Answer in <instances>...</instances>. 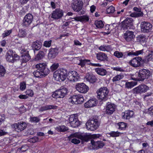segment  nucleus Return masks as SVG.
<instances>
[{"label": "nucleus", "mask_w": 153, "mask_h": 153, "mask_svg": "<svg viewBox=\"0 0 153 153\" xmlns=\"http://www.w3.org/2000/svg\"><path fill=\"white\" fill-rule=\"evenodd\" d=\"M134 113L132 111H126L122 114V116L123 119H129L132 117Z\"/></svg>", "instance_id": "b1692460"}, {"label": "nucleus", "mask_w": 153, "mask_h": 153, "mask_svg": "<svg viewBox=\"0 0 153 153\" xmlns=\"http://www.w3.org/2000/svg\"><path fill=\"white\" fill-rule=\"evenodd\" d=\"M51 41H45L43 45L46 47H49L51 45Z\"/></svg>", "instance_id": "13d9d810"}, {"label": "nucleus", "mask_w": 153, "mask_h": 153, "mask_svg": "<svg viewBox=\"0 0 153 153\" xmlns=\"http://www.w3.org/2000/svg\"><path fill=\"white\" fill-rule=\"evenodd\" d=\"M134 37V32L132 31L127 30L124 33V38L127 42L132 41Z\"/></svg>", "instance_id": "412c9836"}, {"label": "nucleus", "mask_w": 153, "mask_h": 153, "mask_svg": "<svg viewBox=\"0 0 153 153\" xmlns=\"http://www.w3.org/2000/svg\"><path fill=\"white\" fill-rule=\"evenodd\" d=\"M69 120L70 125L73 127H76L80 125L79 122L78 120L77 117L74 114L71 115Z\"/></svg>", "instance_id": "4468645a"}, {"label": "nucleus", "mask_w": 153, "mask_h": 153, "mask_svg": "<svg viewBox=\"0 0 153 153\" xmlns=\"http://www.w3.org/2000/svg\"><path fill=\"white\" fill-rule=\"evenodd\" d=\"M26 94L29 96L32 97L33 95V91L30 89H28L26 90L25 92Z\"/></svg>", "instance_id": "5fc2aeb1"}, {"label": "nucleus", "mask_w": 153, "mask_h": 153, "mask_svg": "<svg viewBox=\"0 0 153 153\" xmlns=\"http://www.w3.org/2000/svg\"><path fill=\"white\" fill-rule=\"evenodd\" d=\"M6 73V70L2 65H0V77L3 76Z\"/></svg>", "instance_id": "a18cd8bd"}, {"label": "nucleus", "mask_w": 153, "mask_h": 153, "mask_svg": "<svg viewBox=\"0 0 153 153\" xmlns=\"http://www.w3.org/2000/svg\"><path fill=\"white\" fill-rule=\"evenodd\" d=\"M143 52V49L140 50L136 51L134 52H130L128 54V55H133L138 56L142 54Z\"/></svg>", "instance_id": "a19ab883"}, {"label": "nucleus", "mask_w": 153, "mask_h": 153, "mask_svg": "<svg viewBox=\"0 0 153 153\" xmlns=\"http://www.w3.org/2000/svg\"><path fill=\"white\" fill-rule=\"evenodd\" d=\"M148 61L153 62V51H151V53L149 54L146 57Z\"/></svg>", "instance_id": "09e8293b"}, {"label": "nucleus", "mask_w": 153, "mask_h": 153, "mask_svg": "<svg viewBox=\"0 0 153 153\" xmlns=\"http://www.w3.org/2000/svg\"><path fill=\"white\" fill-rule=\"evenodd\" d=\"M100 125V122L96 118L90 119L86 123V127L88 130L94 131L97 129Z\"/></svg>", "instance_id": "20e7f679"}, {"label": "nucleus", "mask_w": 153, "mask_h": 153, "mask_svg": "<svg viewBox=\"0 0 153 153\" xmlns=\"http://www.w3.org/2000/svg\"><path fill=\"white\" fill-rule=\"evenodd\" d=\"M42 46V43L39 41H36L33 42L32 47L34 51H38L40 49Z\"/></svg>", "instance_id": "cd10ccee"}, {"label": "nucleus", "mask_w": 153, "mask_h": 153, "mask_svg": "<svg viewBox=\"0 0 153 153\" xmlns=\"http://www.w3.org/2000/svg\"><path fill=\"white\" fill-rule=\"evenodd\" d=\"M35 67L37 70L33 72V74L36 77L42 78L49 73L50 71L47 68L46 62L38 64L36 65Z\"/></svg>", "instance_id": "f257e3e1"}, {"label": "nucleus", "mask_w": 153, "mask_h": 153, "mask_svg": "<svg viewBox=\"0 0 153 153\" xmlns=\"http://www.w3.org/2000/svg\"><path fill=\"white\" fill-rule=\"evenodd\" d=\"M146 39L144 37H143L140 38V41L142 45H143L144 42H145L146 41Z\"/></svg>", "instance_id": "774afa93"}, {"label": "nucleus", "mask_w": 153, "mask_h": 153, "mask_svg": "<svg viewBox=\"0 0 153 153\" xmlns=\"http://www.w3.org/2000/svg\"><path fill=\"white\" fill-rule=\"evenodd\" d=\"M57 106L53 105H47L41 107L39 109V111H45L51 109H55L56 108Z\"/></svg>", "instance_id": "c85d7f7f"}, {"label": "nucleus", "mask_w": 153, "mask_h": 153, "mask_svg": "<svg viewBox=\"0 0 153 153\" xmlns=\"http://www.w3.org/2000/svg\"><path fill=\"white\" fill-rule=\"evenodd\" d=\"M97 104L96 100L93 98L89 100L85 104L84 106L86 108L91 107L95 106Z\"/></svg>", "instance_id": "a878e982"}, {"label": "nucleus", "mask_w": 153, "mask_h": 153, "mask_svg": "<svg viewBox=\"0 0 153 153\" xmlns=\"http://www.w3.org/2000/svg\"><path fill=\"white\" fill-rule=\"evenodd\" d=\"M6 59L7 61L12 63L19 59V57L16 54L14 53L11 50H9L6 55Z\"/></svg>", "instance_id": "0eeeda50"}, {"label": "nucleus", "mask_w": 153, "mask_h": 153, "mask_svg": "<svg viewBox=\"0 0 153 153\" xmlns=\"http://www.w3.org/2000/svg\"><path fill=\"white\" fill-rule=\"evenodd\" d=\"M12 127L15 129L18 132H20L24 130L27 127V124L24 122H20L13 124Z\"/></svg>", "instance_id": "f8f14e48"}, {"label": "nucleus", "mask_w": 153, "mask_h": 153, "mask_svg": "<svg viewBox=\"0 0 153 153\" xmlns=\"http://www.w3.org/2000/svg\"><path fill=\"white\" fill-rule=\"evenodd\" d=\"M142 61V59L140 57H135L129 62V63L131 66L133 67H139L141 66L142 65L141 62Z\"/></svg>", "instance_id": "dca6fc26"}, {"label": "nucleus", "mask_w": 153, "mask_h": 153, "mask_svg": "<svg viewBox=\"0 0 153 153\" xmlns=\"http://www.w3.org/2000/svg\"><path fill=\"white\" fill-rule=\"evenodd\" d=\"M53 76L54 78L57 81H64L67 77V70L62 68L58 69L54 72Z\"/></svg>", "instance_id": "7ed1b4c3"}, {"label": "nucleus", "mask_w": 153, "mask_h": 153, "mask_svg": "<svg viewBox=\"0 0 153 153\" xmlns=\"http://www.w3.org/2000/svg\"><path fill=\"white\" fill-rule=\"evenodd\" d=\"M141 30L144 33H148L152 30V25L149 22H142L140 25Z\"/></svg>", "instance_id": "1a4fd4ad"}, {"label": "nucleus", "mask_w": 153, "mask_h": 153, "mask_svg": "<svg viewBox=\"0 0 153 153\" xmlns=\"http://www.w3.org/2000/svg\"><path fill=\"white\" fill-rule=\"evenodd\" d=\"M11 30H7L4 31V33L2 34V36L3 38H4L7 36H9L11 33Z\"/></svg>", "instance_id": "bf43d9fd"}, {"label": "nucleus", "mask_w": 153, "mask_h": 153, "mask_svg": "<svg viewBox=\"0 0 153 153\" xmlns=\"http://www.w3.org/2000/svg\"><path fill=\"white\" fill-rule=\"evenodd\" d=\"M137 84L136 82L131 81L127 82L125 83V87L128 89H131Z\"/></svg>", "instance_id": "473e14b6"}, {"label": "nucleus", "mask_w": 153, "mask_h": 153, "mask_svg": "<svg viewBox=\"0 0 153 153\" xmlns=\"http://www.w3.org/2000/svg\"><path fill=\"white\" fill-rule=\"evenodd\" d=\"M21 52L22 53V59L23 62H26L30 59V56L27 53V51L26 49L22 48Z\"/></svg>", "instance_id": "4be33fe9"}, {"label": "nucleus", "mask_w": 153, "mask_h": 153, "mask_svg": "<svg viewBox=\"0 0 153 153\" xmlns=\"http://www.w3.org/2000/svg\"><path fill=\"white\" fill-rule=\"evenodd\" d=\"M147 112L150 115H153V106L148 109Z\"/></svg>", "instance_id": "0e129e2a"}, {"label": "nucleus", "mask_w": 153, "mask_h": 153, "mask_svg": "<svg viewBox=\"0 0 153 153\" xmlns=\"http://www.w3.org/2000/svg\"><path fill=\"white\" fill-rule=\"evenodd\" d=\"M112 69L113 70L117 71H119L120 72H123L124 71V70L122 68L118 66L113 67L112 68Z\"/></svg>", "instance_id": "6e6d98bb"}, {"label": "nucleus", "mask_w": 153, "mask_h": 153, "mask_svg": "<svg viewBox=\"0 0 153 153\" xmlns=\"http://www.w3.org/2000/svg\"><path fill=\"white\" fill-rule=\"evenodd\" d=\"M76 88L79 92L83 94L86 93L89 89L88 87L83 83H77L76 85Z\"/></svg>", "instance_id": "9b49d317"}, {"label": "nucleus", "mask_w": 153, "mask_h": 153, "mask_svg": "<svg viewBox=\"0 0 153 153\" xmlns=\"http://www.w3.org/2000/svg\"><path fill=\"white\" fill-rule=\"evenodd\" d=\"M95 24L98 28H101L103 27L104 24L101 21H97L95 22Z\"/></svg>", "instance_id": "37998d69"}, {"label": "nucleus", "mask_w": 153, "mask_h": 153, "mask_svg": "<svg viewBox=\"0 0 153 153\" xmlns=\"http://www.w3.org/2000/svg\"><path fill=\"white\" fill-rule=\"evenodd\" d=\"M63 14V12L62 10L56 9L53 12L51 17L54 19H58L62 17Z\"/></svg>", "instance_id": "6ab92c4d"}, {"label": "nucleus", "mask_w": 153, "mask_h": 153, "mask_svg": "<svg viewBox=\"0 0 153 153\" xmlns=\"http://www.w3.org/2000/svg\"><path fill=\"white\" fill-rule=\"evenodd\" d=\"M121 133L118 131H112L110 133V135L112 137H118Z\"/></svg>", "instance_id": "603ef678"}, {"label": "nucleus", "mask_w": 153, "mask_h": 153, "mask_svg": "<svg viewBox=\"0 0 153 153\" xmlns=\"http://www.w3.org/2000/svg\"><path fill=\"white\" fill-rule=\"evenodd\" d=\"M26 35V32L25 31L22 30H20L18 33V35L19 37H23Z\"/></svg>", "instance_id": "864d4df0"}, {"label": "nucleus", "mask_w": 153, "mask_h": 153, "mask_svg": "<svg viewBox=\"0 0 153 153\" xmlns=\"http://www.w3.org/2000/svg\"><path fill=\"white\" fill-rule=\"evenodd\" d=\"M114 7L112 6H111L106 10V12L108 13H113L115 11Z\"/></svg>", "instance_id": "8fccbe9b"}, {"label": "nucleus", "mask_w": 153, "mask_h": 153, "mask_svg": "<svg viewBox=\"0 0 153 153\" xmlns=\"http://www.w3.org/2000/svg\"><path fill=\"white\" fill-rule=\"evenodd\" d=\"M58 50L56 48H51L48 53V58L49 59L54 58L58 54Z\"/></svg>", "instance_id": "393cba45"}, {"label": "nucleus", "mask_w": 153, "mask_h": 153, "mask_svg": "<svg viewBox=\"0 0 153 153\" xmlns=\"http://www.w3.org/2000/svg\"><path fill=\"white\" fill-rule=\"evenodd\" d=\"M79 60V62L78 63L79 65H80L82 67L84 66L86 64H90L91 65L95 66H100L101 65L99 64L92 63L90 62V60L88 59H82L80 57L77 58Z\"/></svg>", "instance_id": "a211bd4d"}, {"label": "nucleus", "mask_w": 153, "mask_h": 153, "mask_svg": "<svg viewBox=\"0 0 153 153\" xmlns=\"http://www.w3.org/2000/svg\"><path fill=\"white\" fill-rule=\"evenodd\" d=\"M76 104H80L83 102L84 99L83 96L82 95H76Z\"/></svg>", "instance_id": "4c0bfd02"}, {"label": "nucleus", "mask_w": 153, "mask_h": 153, "mask_svg": "<svg viewBox=\"0 0 153 153\" xmlns=\"http://www.w3.org/2000/svg\"><path fill=\"white\" fill-rule=\"evenodd\" d=\"M119 128L121 130H125L127 126V124L123 122H119L117 124Z\"/></svg>", "instance_id": "ea45409f"}, {"label": "nucleus", "mask_w": 153, "mask_h": 153, "mask_svg": "<svg viewBox=\"0 0 153 153\" xmlns=\"http://www.w3.org/2000/svg\"><path fill=\"white\" fill-rule=\"evenodd\" d=\"M86 134L88 137V138L87 140L88 141L89 140L91 139H96L97 138H99L101 136L100 134H94L92 135H90L87 134Z\"/></svg>", "instance_id": "58836bf2"}, {"label": "nucleus", "mask_w": 153, "mask_h": 153, "mask_svg": "<svg viewBox=\"0 0 153 153\" xmlns=\"http://www.w3.org/2000/svg\"><path fill=\"white\" fill-rule=\"evenodd\" d=\"M45 56L44 52L42 51H39L36 56L35 59L36 61L42 59Z\"/></svg>", "instance_id": "e433bc0d"}, {"label": "nucleus", "mask_w": 153, "mask_h": 153, "mask_svg": "<svg viewBox=\"0 0 153 153\" xmlns=\"http://www.w3.org/2000/svg\"><path fill=\"white\" fill-rule=\"evenodd\" d=\"M76 21H80L81 22H87L89 20V18L88 16H83L79 17H76L74 18Z\"/></svg>", "instance_id": "72a5a7b5"}, {"label": "nucleus", "mask_w": 153, "mask_h": 153, "mask_svg": "<svg viewBox=\"0 0 153 153\" xmlns=\"http://www.w3.org/2000/svg\"><path fill=\"white\" fill-rule=\"evenodd\" d=\"M122 27L124 29H128L133 25V19L131 18H126L122 22Z\"/></svg>", "instance_id": "f3484780"}, {"label": "nucleus", "mask_w": 153, "mask_h": 153, "mask_svg": "<svg viewBox=\"0 0 153 153\" xmlns=\"http://www.w3.org/2000/svg\"><path fill=\"white\" fill-rule=\"evenodd\" d=\"M115 106L114 104L108 102L106 107V113L108 114H112L115 110Z\"/></svg>", "instance_id": "5701e85b"}, {"label": "nucleus", "mask_w": 153, "mask_h": 153, "mask_svg": "<svg viewBox=\"0 0 153 153\" xmlns=\"http://www.w3.org/2000/svg\"><path fill=\"white\" fill-rule=\"evenodd\" d=\"M97 97L100 100L105 101L108 99V91L106 87L101 88L97 92Z\"/></svg>", "instance_id": "423d86ee"}, {"label": "nucleus", "mask_w": 153, "mask_h": 153, "mask_svg": "<svg viewBox=\"0 0 153 153\" xmlns=\"http://www.w3.org/2000/svg\"><path fill=\"white\" fill-rule=\"evenodd\" d=\"M59 66V64L57 63H54L50 67V69L51 71H53L56 70Z\"/></svg>", "instance_id": "c03bdc74"}, {"label": "nucleus", "mask_w": 153, "mask_h": 153, "mask_svg": "<svg viewBox=\"0 0 153 153\" xmlns=\"http://www.w3.org/2000/svg\"><path fill=\"white\" fill-rule=\"evenodd\" d=\"M26 84L25 83L23 82L21 83L20 84V89L22 90H24L26 88Z\"/></svg>", "instance_id": "052dcab7"}, {"label": "nucleus", "mask_w": 153, "mask_h": 153, "mask_svg": "<svg viewBox=\"0 0 153 153\" xmlns=\"http://www.w3.org/2000/svg\"><path fill=\"white\" fill-rule=\"evenodd\" d=\"M79 79L78 74L75 71H71L68 73V80L71 82L77 81Z\"/></svg>", "instance_id": "9d476101"}, {"label": "nucleus", "mask_w": 153, "mask_h": 153, "mask_svg": "<svg viewBox=\"0 0 153 153\" xmlns=\"http://www.w3.org/2000/svg\"><path fill=\"white\" fill-rule=\"evenodd\" d=\"M28 147L27 145L22 146L20 149V150L21 152H24L27 150Z\"/></svg>", "instance_id": "e2e57ef3"}, {"label": "nucleus", "mask_w": 153, "mask_h": 153, "mask_svg": "<svg viewBox=\"0 0 153 153\" xmlns=\"http://www.w3.org/2000/svg\"><path fill=\"white\" fill-rule=\"evenodd\" d=\"M33 16L30 13H28L25 16L23 21V25L26 27L29 25L32 22Z\"/></svg>", "instance_id": "aec40b11"}, {"label": "nucleus", "mask_w": 153, "mask_h": 153, "mask_svg": "<svg viewBox=\"0 0 153 153\" xmlns=\"http://www.w3.org/2000/svg\"><path fill=\"white\" fill-rule=\"evenodd\" d=\"M86 80L90 83H94L96 81V78L95 76L92 75L87 74L85 76Z\"/></svg>", "instance_id": "7c9ffc66"}, {"label": "nucleus", "mask_w": 153, "mask_h": 153, "mask_svg": "<svg viewBox=\"0 0 153 153\" xmlns=\"http://www.w3.org/2000/svg\"><path fill=\"white\" fill-rule=\"evenodd\" d=\"M96 57L97 59L101 61L107 60V55L102 52H100L96 54Z\"/></svg>", "instance_id": "bb28decb"}, {"label": "nucleus", "mask_w": 153, "mask_h": 153, "mask_svg": "<svg viewBox=\"0 0 153 153\" xmlns=\"http://www.w3.org/2000/svg\"><path fill=\"white\" fill-rule=\"evenodd\" d=\"M71 141L74 144H78L80 143V139L82 140V142H87V140L88 138V137L86 134H80L78 132L71 134L68 137Z\"/></svg>", "instance_id": "f03ea898"}, {"label": "nucleus", "mask_w": 153, "mask_h": 153, "mask_svg": "<svg viewBox=\"0 0 153 153\" xmlns=\"http://www.w3.org/2000/svg\"><path fill=\"white\" fill-rule=\"evenodd\" d=\"M59 98H63L66 94L67 90L65 88H63L57 90Z\"/></svg>", "instance_id": "2f4dec72"}, {"label": "nucleus", "mask_w": 153, "mask_h": 153, "mask_svg": "<svg viewBox=\"0 0 153 153\" xmlns=\"http://www.w3.org/2000/svg\"><path fill=\"white\" fill-rule=\"evenodd\" d=\"M30 120L32 123H37L40 121V119L37 117H32L30 118Z\"/></svg>", "instance_id": "3c124183"}, {"label": "nucleus", "mask_w": 153, "mask_h": 153, "mask_svg": "<svg viewBox=\"0 0 153 153\" xmlns=\"http://www.w3.org/2000/svg\"><path fill=\"white\" fill-rule=\"evenodd\" d=\"M114 55L118 58H120L123 56V54L122 52H119L116 51H115L114 54Z\"/></svg>", "instance_id": "de8ad7c7"}, {"label": "nucleus", "mask_w": 153, "mask_h": 153, "mask_svg": "<svg viewBox=\"0 0 153 153\" xmlns=\"http://www.w3.org/2000/svg\"><path fill=\"white\" fill-rule=\"evenodd\" d=\"M151 74L150 71L148 70L143 69L140 70L138 74L139 81H143L145 79L148 78Z\"/></svg>", "instance_id": "6e6552de"}, {"label": "nucleus", "mask_w": 153, "mask_h": 153, "mask_svg": "<svg viewBox=\"0 0 153 153\" xmlns=\"http://www.w3.org/2000/svg\"><path fill=\"white\" fill-rule=\"evenodd\" d=\"M52 96L53 97L55 98H59V95L57 90L53 92L52 94Z\"/></svg>", "instance_id": "680f3d73"}, {"label": "nucleus", "mask_w": 153, "mask_h": 153, "mask_svg": "<svg viewBox=\"0 0 153 153\" xmlns=\"http://www.w3.org/2000/svg\"><path fill=\"white\" fill-rule=\"evenodd\" d=\"M82 2L78 0H74L72 3V6L73 10L78 13L79 15L84 13L85 11L82 9Z\"/></svg>", "instance_id": "39448f33"}, {"label": "nucleus", "mask_w": 153, "mask_h": 153, "mask_svg": "<svg viewBox=\"0 0 153 153\" xmlns=\"http://www.w3.org/2000/svg\"><path fill=\"white\" fill-rule=\"evenodd\" d=\"M98 48L100 51H103L109 52L111 50V46L108 45H102Z\"/></svg>", "instance_id": "c756f323"}, {"label": "nucleus", "mask_w": 153, "mask_h": 153, "mask_svg": "<svg viewBox=\"0 0 153 153\" xmlns=\"http://www.w3.org/2000/svg\"><path fill=\"white\" fill-rule=\"evenodd\" d=\"M56 129L57 131L61 132H64L66 130V128L64 126H59L56 128Z\"/></svg>", "instance_id": "49530a36"}, {"label": "nucleus", "mask_w": 153, "mask_h": 153, "mask_svg": "<svg viewBox=\"0 0 153 153\" xmlns=\"http://www.w3.org/2000/svg\"><path fill=\"white\" fill-rule=\"evenodd\" d=\"M138 12V13H137V17H142L143 16V12H141V11Z\"/></svg>", "instance_id": "69168bd1"}, {"label": "nucleus", "mask_w": 153, "mask_h": 153, "mask_svg": "<svg viewBox=\"0 0 153 153\" xmlns=\"http://www.w3.org/2000/svg\"><path fill=\"white\" fill-rule=\"evenodd\" d=\"M19 97L21 99H25L28 98V97L25 95L21 94L19 96Z\"/></svg>", "instance_id": "338daca9"}, {"label": "nucleus", "mask_w": 153, "mask_h": 153, "mask_svg": "<svg viewBox=\"0 0 153 153\" xmlns=\"http://www.w3.org/2000/svg\"><path fill=\"white\" fill-rule=\"evenodd\" d=\"M96 71L99 75L101 76H104L107 73L105 69L101 68H97L95 69Z\"/></svg>", "instance_id": "f704fd0d"}, {"label": "nucleus", "mask_w": 153, "mask_h": 153, "mask_svg": "<svg viewBox=\"0 0 153 153\" xmlns=\"http://www.w3.org/2000/svg\"><path fill=\"white\" fill-rule=\"evenodd\" d=\"M91 143L92 146H91L89 149H97L99 148H102L105 145V143L102 141H95L94 140H91Z\"/></svg>", "instance_id": "2eb2a0df"}, {"label": "nucleus", "mask_w": 153, "mask_h": 153, "mask_svg": "<svg viewBox=\"0 0 153 153\" xmlns=\"http://www.w3.org/2000/svg\"><path fill=\"white\" fill-rule=\"evenodd\" d=\"M124 76V74L120 73L119 74H117L114 77H113L112 80V82H116L123 79Z\"/></svg>", "instance_id": "c9c22d12"}, {"label": "nucleus", "mask_w": 153, "mask_h": 153, "mask_svg": "<svg viewBox=\"0 0 153 153\" xmlns=\"http://www.w3.org/2000/svg\"><path fill=\"white\" fill-rule=\"evenodd\" d=\"M76 95L71 96L69 98L68 101L69 103L71 104H76Z\"/></svg>", "instance_id": "79ce46f5"}, {"label": "nucleus", "mask_w": 153, "mask_h": 153, "mask_svg": "<svg viewBox=\"0 0 153 153\" xmlns=\"http://www.w3.org/2000/svg\"><path fill=\"white\" fill-rule=\"evenodd\" d=\"M149 89V87L146 85L141 84L134 88L133 89V91L134 93L141 94L145 92Z\"/></svg>", "instance_id": "ddd939ff"}, {"label": "nucleus", "mask_w": 153, "mask_h": 153, "mask_svg": "<svg viewBox=\"0 0 153 153\" xmlns=\"http://www.w3.org/2000/svg\"><path fill=\"white\" fill-rule=\"evenodd\" d=\"M38 140L39 138L37 137H34L31 138L29 140V141L33 143H35L38 141Z\"/></svg>", "instance_id": "4d7b16f0"}]
</instances>
